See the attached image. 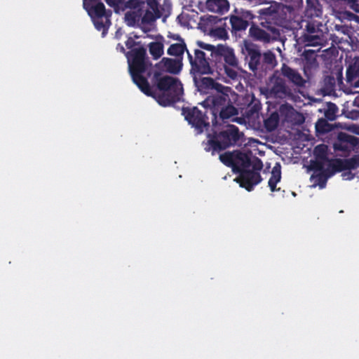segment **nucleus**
<instances>
[{
  "mask_svg": "<svg viewBox=\"0 0 359 359\" xmlns=\"http://www.w3.org/2000/svg\"><path fill=\"white\" fill-rule=\"evenodd\" d=\"M146 50L143 48L132 50L128 55L129 69L134 82L147 95L153 96L163 106L179 100L183 93L181 83L174 77L164 76L157 83V92L152 93L147 80L140 74L146 69Z\"/></svg>",
  "mask_w": 359,
  "mask_h": 359,
  "instance_id": "nucleus-1",
  "label": "nucleus"
},
{
  "mask_svg": "<svg viewBox=\"0 0 359 359\" xmlns=\"http://www.w3.org/2000/svg\"><path fill=\"white\" fill-rule=\"evenodd\" d=\"M219 159L225 165L241 172L238 182L247 190L250 191L254 185L260 182V175L257 171L262 168V163L258 158L245 153L234 151L221 154Z\"/></svg>",
  "mask_w": 359,
  "mask_h": 359,
  "instance_id": "nucleus-2",
  "label": "nucleus"
},
{
  "mask_svg": "<svg viewBox=\"0 0 359 359\" xmlns=\"http://www.w3.org/2000/svg\"><path fill=\"white\" fill-rule=\"evenodd\" d=\"M201 87L212 90L215 92V94L207 97L201 104L204 107H208L212 109L213 114H215L226 104L231 101V97L234 95L229 87L216 83L212 79L205 77L201 80Z\"/></svg>",
  "mask_w": 359,
  "mask_h": 359,
  "instance_id": "nucleus-3",
  "label": "nucleus"
},
{
  "mask_svg": "<svg viewBox=\"0 0 359 359\" xmlns=\"http://www.w3.org/2000/svg\"><path fill=\"white\" fill-rule=\"evenodd\" d=\"M327 147L325 144H320L315 148L314 154L317 161L323 163V166L328 165L334 169V171L330 173H315L311 177V180L313 182V187L318 186L323 189L325 187L326 181L328 177L333 175L336 171H341L348 165L346 161L334 160L332 161H326L327 159Z\"/></svg>",
  "mask_w": 359,
  "mask_h": 359,
  "instance_id": "nucleus-4",
  "label": "nucleus"
},
{
  "mask_svg": "<svg viewBox=\"0 0 359 359\" xmlns=\"http://www.w3.org/2000/svg\"><path fill=\"white\" fill-rule=\"evenodd\" d=\"M107 3L114 6L117 4L118 0H106ZM83 6L91 17L93 23L98 30H102L104 36L110 25V13L105 11L104 6L102 3H95V0H84Z\"/></svg>",
  "mask_w": 359,
  "mask_h": 359,
  "instance_id": "nucleus-5",
  "label": "nucleus"
},
{
  "mask_svg": "<svg viewBox=\"0 0 359 359\" xmlns=\"http://www.w3.org/2000/svg\"><path fill=\"white\" fill-rule=\"evenodd\" d=\"M185 118L198 130L203 132V128L208 126L205 116L196 107L184 111Z\"/></svg>",
  "mask_w": 359,
  "mask_h": 359,
  "instance_id": "nucleus-6",
  "label": "nucleus"
},
{
  "mask_svg": "<svg viewBox=\"0 0 359 359\" xmlns=\"http://www.w3.org/2000/svg\"><path fill=\"white\" fill-rule=\"evenodd\" d=\"M238 140V130L233 126L228 127L222 131L217 138V147L219 149H224L228 146L233 144Z\"/></svg>",
  "mask_w": 359,
  "mask_h": 359,
  "instance_id": "nucleus-7",
  "label": "nucleus"
},
{
  "mask_svg": "<svg viewBox=\"0 0 359 359\" xmlns=\"http://www.w3.org/2000/svg\"><path fill=\"white\" fill-rule=\"evenodd\" d=\"M229 9L227 0H207L204 4H201V10L208 11L212 13L223 14Z\"/></svg>",
  "mask_w": 359,
  "mask_h": 359,
  "instance_id": "nucleus-8",
  "label": "nucleus"
},
{
  "mask_svg": "<svg viewBox=\"0 0 359 359\" xmlns=\"http://www.w3.org/2000/svg\"><path fill=\"white\" fill-rule=\"evenodd\" d=\"M357 144L356 138L346 133H341L337 140L334 144L335 150L348 151Z\"/></svg>",
  "mask_w": 359,
  "mask_h": 359,
  "instance_id": "nucleus-9",
  "label": "nucleus"
},
{
  "mask_svg": "<svg viewBox=\"0 0 359 359\" xmlns=\"http://www.w3.org/2000/svg\"><path fill=\"white\" fill-rule=\"evenodd\" d=\"M280 114L285 121L294 124H300L303 123L304 120L302 114L297 112L292 107L287 104H284L280 107Z\"/></svg>",
  "mask_w": 359,
  "mask_h": 359,
  "instance_id": "nucleus-10",
  "label": "nucleus"
},
{
  "mask_svg": "<svg viewBox=\"0 0 359 359\" xmlns=\"http://www.w3.org/2000/svg\"><path fill=\"white\" fill-rule=\"evenodd\" d=\"M346 80L353 87H359V58L355 57L351 62L346 71Z\"/></svg>",
  "mask_w": 359,
  "mask_h": 359,
  "instance_id": "nucleus-11",
  "label": "nucleus"
},
{
  "mask_svg": "<svg viewBox=\"0 0 359 359\" xmlns=\"http://www.w3.org/2000/svg\"><path fill=\"white\" fill-rule=\"evenodd\" d=\"M156 67L163 72H168L173 74L178 73L181 69L179 62L166 57L163 58L156 65Z\"/></svg>",
  "mask_w": 359,
  "mask_h": 359,
  "instance_id": "nucleus-12",
  "label": "nucleus"
},
{
  "mask_svg": "<svg viewBox=\"0 0 359 359\" xmlns=\"http://www.w3.org/2000/svg\"><path fill=\"white\" fill-rule=\"evenodd\" d=\"M283 74L297 86H302L305 83L304 79L295 70L289 67L284 66L282 69Z\"/></svg>",
  "mask_w": 359,
  "mask_h": 359,
  "instance_id": "nucleus-13",
  "label": "nucleus"
},
{
  "mask_svg": "<svg viewBox=\"0 0 359 359\" xmlns=\"http://www.w3.org/2000/svg\"><path fill=\"white\" fill-rule=\"evenodd\" d=\"M217 50L224 57L228 66H236L237 60L234 55L233 50L223 46H218Z\"/></svg>",
  "mask_w": 359,
  "mask_h": 359,
  "instance_id": "nucleus-14",
  "label": "nucleus"
},
{
  "mask_svg": "<svg viewBox=\"0 0 359 359\" xmlns=\"http://www.w3.org/2000/svg\"><path fill=\"white\" fill-rule=\"evenodd\" d=\"M244 46L250 57V60L249 62L250 68L254 71L257 68V65L260 59V54L249 43L245 41Z\"/></svg>",
  "mask_w": 359,
  "mask_h": 359,
  "instance_id": "nucleus-15",
  "label": "nucleus"
},
{
  "mask_svg": "<svg viewBox=\"0 0 359 359\" xmlns=\"http://www.w3.org/2000/svg\"><path fill=\"white\" fill-rule=\"evenodd\" d=\"M174 39L177 40L179 42L171 45L168 50V53L170 55L180 56L184 52L185 43L179 36H176Z\"/></svg>",
  "mask_w": 359,
  "mask_h": 359,
  "instance_id": "nucleus-16",
  "label": "nucleus"
},
{
  "mask_svg": "<svg viewBox=\"0 0 359 359\" xmlns=\"http://www.w3.org/2000/svg\"><path fill=\"white\" fill-rule=\"evenodd\" d=\"M281 177L280 166L276 165L271 171V176L269 180V186L272 191L276 190V184L280 181Z\"/></svg>",
  "mask_w": 359,
  "mask_h": 359,
  "instance_id": "nucleus-17",
  "label": "nucleus"
},
{
  "mask_svg": "<svg viewBox=\"0 0 359 359\" xmlns=\"http://www.w3.org/2000/svg\"><path fill=\"white\" fill-rule=\"evenodd\" d=\"M250 34L252 37L257 40L263 41L264 42H268L270 40V36L265 31L255 26H252L250 29Z\"/></svg>",
  "mask_w": 359,
  "mask_h": 359,
  "instance_id": "nucleus-18",
  "label": "nucleus"
},
{
  "mask_svg": "<svg viewBox=\"0 0 359 359\" xmlns=\"http://www.w3.org/2000/svg\"><path fill=\"white\" fill-rule=\"evenodd\" d=\"M194 54L195 58L193 59L192 56L188 53L190 62L192 65L199 67L201 65H204L206 63L205 60V53L202 50H195Z\"/></svg>",
  "mask_w": 359,
  "mask_h": 359,
  "instance_id": "nucleus-19",
  "label": "nucleus"
},
{
  "mask_svg": "<svg viewBox=\"0 0 359 359\" xmlns=\"http://www.w3.org/2000/svg\"><path fill=\"white\" fill-rule=\"evenodd\" d=\"M149 52L154 59L159 58L163 53V45L160 42H153L149 46Z\"/></svg>",
  "mask_w": 359,
  "mask_h": 359,
  "instance_id": "nucleus-20",
  "label": "nucleus"
},
{
  "mask_svg": "<svg viewBox=\"0 0 359 359\" xmlns=\"http://www.w3.org/2000/svg\"><path fill=\"white\" fill-rule=\"evenodd\" d=\"M230 22L233 29L236 30L245 29L248 25L247 21L243 20L238 16H231L230 18Z\"/></svg>",
  "mask_w": 359,
  "mask_h": 359,
  "instance_id": "nucleus-21",
  "label": "nucleus"
},
{
  "mask_svg": "<svg viewBox=\"0 0 359 359\" xmlns=\"http://www.w3.org/2000/svg\"><path fill=\"white\" fill-rule=\"evenodd\" d=\"M278 124V114L273 113L264 121V125L267 130L272 131L276 128Z\"/></svg>",
  "mask_w": 359,
  "mask_h": 359,
  "instance_id": "nucleus-22",
  "label": "nucleus"
},
{
  "mask_svg": "<svg viewBox=\"0 0 359 359\" xmlns=\"http://www.w3.org/2000/svg\"><path fill=\"white\" fill-rule=\"evenodd\" d=\"M220 116L222 118H229L237 114V109L231 104H226L220 110Z\"/></svg>",
  "mask_w": 359,
  "mask_h": 359,
  "instance_id": "nucleus-23",
  "label": "nucleus"
},
{
  "mask_svg": "<svg viewBox=\"0 0 359 359\" xmlns=\"http://www.w3.org/2000/svg\"><path fill=\"white\" fill-rule=\"evenodd\" d=\"M271 91L275 95L281 97L285 93V86L283 82L278 79L274 81V86L270 88Z\"/></svg>",
  "mask_w": 359,
  "mask_h": 359,
  "instance_id": "nucleus-24",
  "label": "nucleus"
},
{
  "mask_svg": "<svg viewBox=\"0 0 359 359\" xmlns=\"http://www.w3.org/2000/svg\"><path fill=\"white\" fill-rule=\"evenodd\" d=\"M139 15L135 11H128L125 15V20L129 26L134 25L136 21L139 20Z\"/></svg>",
  "mask_w": 359,
  "mask_h": 359,
  "instance_id": "nucleus-25",
  "label": "nucleus"
},
{
  "mask_svg": "<svg viewBox=\"0 0 359 359\" xmlns=\"http://www.w3.org/2000/svg\"><path fill=\"white\" fill-rule=\"evenodd\" d=\"M226 74L232 79H236L238 76V70L236 66H225Z\"/></svg>",
  "mask_w": 359,
  "mask_h": 359,
  "instance_id": "nucleus-26",
  "label": "nucleus"
},
{
  "mask_svg": "<svg viewBox=\"0 0 359 359\" xmlns=\"http://www.w3.org/2000/svg\"><path fill=\"white\" fill-rule=\"evenodd\" d=\"M264 60L266 63L273 65L275 62V55L270 51L264 54Z\"/></svg>",
  "mask_w": 359,
  "mask_h": 359,
  "instance_id": "nucleus-27",
  "label": "nucleus"
},
{
  "mask_svg": "<svg viewBox=\"0 0 359 359\" xmlns=\"http://www.w3.org/2000/svg\"><path fill=\"white\" fill-rule=\"evenodd\" d=\"M213 35L217 36L220 39H226V32L224 29H216L213 32Z\"/></svg>",
  "mask_w": 359,
  "mask_h": 359,
  "instance_id": "nucleus-28",
  "label": "nucleus"
},
{
  "mask_svg": "<svg viewBox=\"0 0 359 359\" xmlns=\"http://www.w3.org/2000/svg\"><path fill=\"white\" fill-rule=\"evenodd\" d=\"M197 45L202 49L207 50L209 51H213L215 50V47L210 44L205 43L202 41H197Z\"/></svg>",
  "mask_w": 359,
  "mask_h": 359,
  "instance_id": "nucleus-29",
  "label": "nucleus"
},
{
  "mask_svg": "<svg viewBox=\"0 0 359 359\" xmlns=\"http://www.w3.org/2000/svg\"><path fill=\"white\" fill-rule=\"evenodd\" d=\"M341 176L344 180H350L353 178V174H352L351 171L343 172Z\"/></svg>",
  "mask_w": 359,
  "mask_h": 359,
  "instance_id": "nucleus-30",
  "label": "nucleus"
},
{
  "mask_svg": "<svg viewBox=\"0 0 359 359\" xmlns=\"http://www.w3.org/2000/svg\"><path fill=\"white\" fill-rule=\"evenodd\" d=\"M217 17H215V16H212V15H209V16H207V17H204L202 18V20H207L210 22H215L217 21Z\"/></svg>",
  "mask_w": 359,
  "mask_h": 359,
  "instance_id": "nucleus-31",
  "label": "nucleus"
},
{
  "mask_svg": "<svg viewBox=\"0 0 359 359\" xmlns=\"http://www.w3.org/2000/svg\"><path fill=\"white\" fill-rule=\"evenodd\" d=\"M337 108L334 104H329V111L331 112V115L334 114L337 112Z\"/></svg>",
  "mask_w": 359,
  "mask_h": 359,
  "instance_id": "nucleus-32",
  "label": "nucleus"
},
{
  "mask_svg": "<svg viewBox=\"0 0 359 359\" xmlns=\"http://www.w3.org/2000/svg\"><path fill=\"white\" fill-rule=\"evenodd\" d=\"M134 44L135 41L131 37L128 38V39L126 42V45L128 48H132L134 46Z\"/></svg>",
  "mask_w": 359,
  "mask_h": 359,
  "instance_id": "nucleus-33",
  "label": "nucleus"
},
{
  "mask_svg": "<svg viewBox=\"0 0 359 359\" xmlns=\"http://www.w3.org/2000/svg\"><path fill=\"white\" fill-rule=\"evenodd\" d=\"M121 30H120V29H118V30L116 32V36H119V35H121Z\"/></svg>",
  "mask_w": 359,
  "mask_h": 359,
  "instance_id": "nucleus-34",
  "label": "nucleus"
},
{
  "mask_svg": "<svg viewBox=\"0 0 359 359\" xmlns=\"http://www.w3.org/2000/svg\"><path fill=\"white\" fill-rule=\"evenodd\" d=\"M133 1V0H128V4H129L128 6H133V4H132V1Z\"/></svg>",
  "mask_w": 359,
  "mask_h": 359,
  "instance_id": "nucleus-35",
  "label": "nucleus"
},
{
  "mask_svg": "<svg viewBox=\"0 0 359 359\" xmlns=\"http://www.w3.org/2000/svg\"><path fill=\"white\" fill-rule=\"evenodd\" d=\"M120 50H121L122 51H123V50H124V48H123V46H121V47L120 48Z\"/></svg>",
  "mask_w": 359,
  "mask_h": 359,
  "instance_id": "nucleus-36",
  "label": "nucleus"
},
{
  "mask_svg": "<svg viewBox=\"0 0 359 359\" xmlns=\"http://www.w3.org/2000/svg\"><path fill=\"white\" fill-rule=\"evenodd\" d=\"M326 116L329 118H332L331 116H329L326 114Z\"/></svg>",
  "mask_w": 359,
  "mask_h": 359,
  "instance_id": "nucleus-37",
  "label": "nucleus"
},
{
  "mask_svg": "<svg viewBox=\"0 0 359 359\" xmlns=\"http://www.w3.org/2000/svg\"><path fill=\"white\" fill-rule=\"evenodd\" d=\"M358 165H359V163H358Z\"/></svg>",
  "mask_w": 359,
  "mask_h": 359,
  "instance_id": "nucleus-38",
  "label": "nucleus"
}]
</instances>
